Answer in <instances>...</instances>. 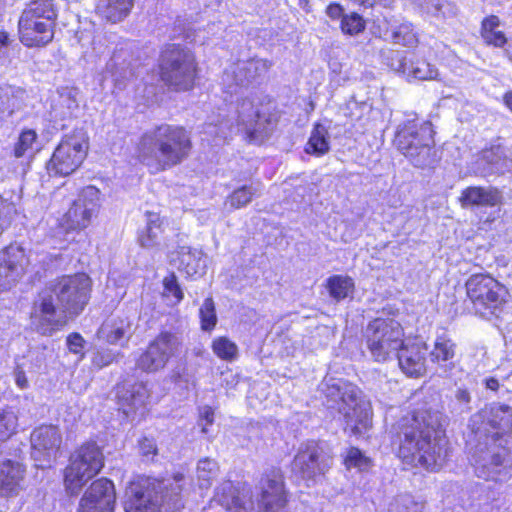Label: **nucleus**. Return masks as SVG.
<instances>
[{"mask_svg": "<svg viewBox=\"0 0 512 512\" xmlns=\"http://www.w3.org/2000/svg\"><path fill=\"white\" fill-rule=\"evenodd\" d=\"M481 159L489 165L491 172L503 174L512 170V159L507 156L504 148L499 145L483 150Z\"/></svg>", "mask_w": 512, "mask_h": 512, "instance_id": "obj_33", "label": "nucleus"}, {"mask_svg": "<svg viewBox=\"0 0 512 512\" xmlns=\"http://www.w3.org/2000/svg\"><path fill=\"white\" fill-rule=\"evenodd\" d=\"M432 134L430 122L408 120L399 126L394 142L415 167H432L438 161Z\"/></svg>", "mask_w": 512, "mask_h": 512, "instance_id": "obj_8", "label": "nucleus"}, {"mask_svg": "<svg viewBox=\"0 0 512 512\" xmlns=\"http://www.w3.org/2000/svg\"><path fill=\"white\" fill-rule=\"evenodd\" d=\"M111 62H112V63H111L110 65H114V64H115V57H113V58L111 59Z\"/></svg>", "mask_w": 512, "mask_h": 512, "instance_id": "obj_62", "label": "nucleus"}, {"mask_svg": "<svg viewBox=\"0 0 512 512\" xmlns=\"http://www.w3.org/2000/svg\"><path fill=\"white\" fill-rule=\"evenodd\" d=\"M211 348L213 353L221 360L233 361L238 355L236 343L225 336L216 337L212 341Z\"/></svg>", "mask_w": 512, "mask_h": 512, "instance_id": "obj_37", "label": "nucleus"}, {"mask_svg": "<svg viewBox=\"0 0 512 512\" xmlns=\"http://www.w3.org/2000/svg\"><path fill=\"white\" fill-rule=\"evenodd\" d=\"M470 448V462L478 478L506 482L512 476V439L506 442L476 439Z\"/></svg>", "mask_w": 512, "mask_h": 512, "instance_id": "obj_7", "label": "nucleus"}, {"mask_svg": "<svg viewBox=\"0 0 512 512\" xmlns=\"http://www.w3.org/2000/svg\"><path fill=\"white\" fill-rule=\"evenodd\" d=\"M424 12L433 16L445 15L450 6L447 0H412Z\"/></svg>", "mask_w": 512, "mask_h": 512, "instance_id": "obj_47", "label": "nucleus"}, {"mask_svg": "<svg viewBox=\"0 0 512 512\" xmlns=\"http://www.w3.org/2000/svg\"><path fill=\"white\" fill-rule=\"evenodd\" d=\"M149 389L143 382L123 383L117 387L119 409L127 418L135 419L136 414L142 416L145 411Z\"/></svg>", "mask_w": 512, "mask_h": 512, "instance_id": "obj_24", "label": "nucleus"}, {"mask_svg": "<svg viewBox=\"0 0 512 512\" xmlns=\"http://www.w3.org/2000/svg\"><path fill=\"white\" fill-rule=\"evenodd\" d=\"M485 385H486V388H488V389H490L492 391H497L498 388H499V382L494 377L487 378L485 380Z\"/></svg>", "mask_w": 512, "mask_h": 512, "instance_id": "obj_58", "label": "nucleus"}, {"mask_svg": "<svg viewBox=\"0 0 512 512\" xmlns=\"http://www.w3.org/2000/svg\"><path fill=\"white\" fill-rule=\"evenodd\" d=\"M88 144L82 131L66 135L53 152L47 170L50 175L68 176L83 162L87 155Z\"/></svg>", "mask_w": 512, "mask_h": 512, "instance_id": "obj_15", "label": "nucleus"}, {"mask_svg": "<svg viewBox=\"0 0 512 512\" xmlns=\"http://www.w3.org/2000/svg\"><path fill=\"white\" fill-rule=\"evenodd\" d=\"M332 459L318 443L309 441L302 444L294 457L293 471L304 480H316L331 467Z\"/></svg>", "mask_w": 512, "mask_h": 512, "instance_id": "obj_18", "label": "nucleus"}, {"mask_svg": "<svg viewBox=\"0 0 512 512\" xmlns=\"http://www.w3.org/2000/svg\"><path fill=\"white\" fill-rule=\"evenodd\" d=\"M133 5L134 0H99L98 9L108 21L117 23L129 15Z\"/></svg>", "mask_w": 512, "mask_h": 512, "instance_id": "obj_32", "label": "nucleus"}, {"mask_svg": "<svg viewBox=\"0 0 512 512\" xmlns=\"http://www.w3.org/2000/svg\"><path fill=\"white\" fill-rule=\"evenodd\" d=\"M308 154L322 156L329 151L328 131L322 124H316L306 144Z\"/></svg>", "mask_w": 512, "mask_h": 512, "instance_id": "obj_36", "label": "nucleus"}, {"mask_svg": "<svg viewBox=\"0 0 512 512\" xmlns=\"http://www.w3.org/2000/svg\"><path fill=\"white\" fill-rule=\"evenodd\" d=\"M504 103L512 111V91L504 95Z\"/></svg>", "mask_w": 512, "mask_h": 512, "instance_id": "obj_59", "label": "nucleus"}, {"mask_svg": "<svg viewBox=\"0 0 512 512\" xmlns=\"http://www.w3.org/2000/svg\"><path fill=\"white\" fill-rule=\"evenodd\" d=\"M24 469L19 462L10 459L0 462V496L14 497L21 490Z\"/></svg>", "mask_w": 512, "mask_h": 512, "instance_id": "obj_28", "label": "nucleus"}, {"mask_svg": "<svg viewBox=\"0 0 512 512\" xmlns=\"http://www.w3.org/2000/svg\"><path fill=\"white\" fill-rule=\"evenodd\" d=\"M57 12L52 0H34L19 19L21 42L27 47L43 46L52 41Z\"/></svg>", "mask_w": 512, "mask_h": 512, "instance_id": "obj_9", "label": "nucleus"}, {"mask_svg": "<svg viewBox=\"0 0 512 512\" xmlns=\"http://www.w3.org/2000/svg\"><path fill=\"white\" fill-rule=\"evenodd\" d=\"M354 286L353 279L348 276L333 275L327 280V289L329 294L336 301L352 297L354 293Z\"/></svg>", "mask_w": 512, "mask_h": 512, "instance_id": "obj_35", "label": "nucleus"}, {"mask_svg": "<svg viewBox=\"0 0 512 512\" xmlns=\"http://www.w3.org/2000/svg\"><path fill=\"white\" fill-rule=\"evenodd\" d=\"M456 344L445 334L437 336L430 353L431 361L436 363L445 374L454 368L453 358Z\"/></svg>", "mask_w": 512, "mask_h": 512, "instance_id": "obj_31", "label": "nucleus"}, {"mask_svg": "<svg viewBox=\"0 0 512 512\" xmlns=\"http://www.w3.org/2000/svg\"><path fill=\"white\" fill-rule=\"evenodd\" d=\"M471 395L467 389L458 388L455 391L453 409L458 413L466 412L470 409Z\"/></svg>", "mask_w": 512, "mask_h": 512, "instance_id": "obj_49", "label": "nucleus"}, {"mask_svg": "<svg viewBox=\"0 0 512 512\" xmlns=\"http://www.w3.org/2000/svg\"><path fill=\"white\" fill-rule=\"evenodd\" d=\"M499 26V18L497 16H490L485 18L482 22L481 34H487L491 31H496Z\"/></svg>", "mask_w": 512, "mask_h": 512, "instance_id": "obj_56", "label": "nucleus"}, {"mask_svg": "<svg viewBox=\"0 0 512 512\" xmlns=\"http://www.w3.org/2000/svg\"><path fill=\"white\" fill-rule=\"evenodd\" d=\"M466 293L476 314L484 318L499 316L508 291L488 274H474L466 281Z\"/></svg>", "mask_w": 512, "mask_h": 512, "instance_id": "obj_12", "label": "nucleus"}, {"mask_svg": "<svg viewBox=\"0 0 512 512\" xmlns=\"http://www.w3.org/2000/svg\"><path fill=\"white\" fill-rule=\"evenodd\" d=\"M37 139V134L34 130H25L23 131L19 138L17 143L14 147V156L16 158L23 157L26 152L32 148L33 143Z\"/></svg>", "mask_w": 512, "mask_h": 512, "instance_id": "obj_48", "label": "nucleus"}, {"mask_svg": "<svg viewBox=\"0 0 512 512\" xmlns=\"http://www.w3.org/2000/svg\"><path fill=\"white\" fill-rule=\"evenodd\" d=\"M132 334V321L128 317L111 318L98 330V338L110 344L127 341Z\"/></svg>", "mask_w": 512, "mask_h": 512, "instance_id": "obj_30", "label": "nucleus"}, {"mask_svg": "<svg viewBox=\"0 0 512 512\" xmlns=\"http://www.w3.org/2000/svg\"><path fill=\"white\" fill-rule=\"evenodd\" d=\"M30 441L31 456L36 466L45 468L57 457L62 437L58 427L43 425L33 430Z\"/></svg>", "mask_w": 512, "mask_h": 512, "instance_id": "obj_20", "label": "nucleus"}, {"mask_svg": "<svg viewBox=\"0 0 512 512\" xmlns=\"http://www.w3.org/2000/svg\"><path fill=\"white\" fill-rule=\"evenodd\" d=\"M61 105L65 106L67 111H64L63 117H71L74 112L78 109V101L75 98V95L72 94L71 91L67 93H63L60 96Z\"/></svg>", "mask_w": 512, "mask_h": 512, "instance_id": "obj_52", "label": "nucleus"}, {"mask_svg": "<svg viewBox=\"0 0 512 512\" xmlns=\"http://www.w3.org/2000/svg\"><path fill=\"white\" fill-rule=\"evenodd\" d=\"M103 466L104 455L101 448L93 441L83 443L71 454L65 469L64 482L67 491L72 495L78 494Z\"/></svg>", "mask_w": 512, "mask_h": 512, "instance_id": "obj_11", "label": "nucleus"}, {"mask_svg": "<svg viewBox=\"0 0 512 512\" xmlns=\"http://www.w3.org/2000/svg\"><path fill=\"white\" fill-rule=\"evenodd\" d=\"M30 255L18 245H10L0 252V292L11 289L26 273Z\"/></svg>", "mask_w": 512, "mask_h": 512, "instance_id": "obj_21", "label": "nucleus"}, {"mask_svg": "<svg viewBox=\"0 0 512 512\" xmlns=\"http://www.w3.org/2000/svg\"><path fill=\"white\" fill-rule=\"evenodd\" d=\"M207 129H208L207 133H209V134H213V133H215L217 136H220L219 132H218V131H216V127H215V126H213V125L209 124V125L207 126ZM221 137H225V136H224V133H222V134H221Z\"/></svg>", "mask_w": 512, "mask_h": 512, "instance_id": "obj_60", "label": "nucleus"}, {"mask_svg": "<svg viewBox=\"0 0 512 512\" xmlns=\"http://www.w3.org/2000/svg\"><path fill=\"white\" fill-rule=\"evenodd\" d=\"M186 480L177 473L173 478L156 480L140 478L132 481L126 489L125 512H159L160 507L166 511L179 510L184 506L183 491Z\"/></svg>", "mask_w": 512, "mask_h": 512, "instance_id": "obj_5", "label": "nucleus"}, {"mask_svg": "<svg viewBox=\"0 0 512 512\" xmlns=\"http://www.w3.org/2000/svg\"><path fill=\"white\" fill-rule=\"evenodd\" d=\"M255 191L252 186H243L235 190L226 200L225 205H230L231 208H240L248 204Z\"/></svg>", "mask_w": 512, "mask_h": 512, "instance_id": "obj_46", "label": "nucleus"}, {"mask_svg": "<svg viewBox=\"0 0 512 512\" xmlns=\"http://www.w3.org/2000/svg\"><path fill=\"white\" fill-rule=\"evenodd\" d=\"M15 376V383L20 389H26L29 386L28 379L26 377L25 372L17 367V369L14 372Z\"/></svg>", "mask_w": 512, "mask_h": 512, "instance_id": "obj_57", "label": "nucleus"}, {"mask_svg": "<svg viewBox=\"0 0 512 512\" xmlns=\"http://www.w3.org/2000/svg\"><path fill=\"white\" fill-rule=\"evenodd\" d=\"M470 428L476 439L506 442L512 439V408L492 403L472 416Z\"/></svg>", "mask_w": 512, "mask_h": 512, "instance_id": "obj_13", "label": "nucleus"}, {"mask_svg": "<svg viewBox=\"0 0 512 512\" xmlns=\"http://www.w3.org/2000/svg\"><path fill=\"white\" fill-rule=\"evenodd\" d=\"M482 37L488 45H493L495 47H503L507 42V38L504 33L499 30L491 31L482 35Z\"/></svg>", "mask_w": 512, "mask_h": 512, "instance_id": "obj_53", "label": "nucleus"}, {"mask_svg": "<svg viewBox=\"0 0 512 512\" xmlns=\"http://www.w3.org/2000/svg\"><path fill=\"white\" fill-rule=\"evenodd\" d=\"M85 340L78 333H72L67 337V346L70 352L80 354L83 351Z\"/></svg>", "mask_w": 512, "mask_h": 512, "instance_id": "obj_54", "label": "nucleus"}, {"mask_svg": "<svg viewBox=\"0 0 512 512\" xmlns=\"http://www.w3.org/2000/svg\"><path fill=\"white\" fill-rule=\"evenodd\" d=\"M159 69L161 80L175 91H188L194 86L197 64L187 48L167 45L160 55Z\"/></svg>", "mask_w": 512, "mask_h": 512, "instance_id": "obj_10", "label": "nucleus"}, {"mask_svg": "<svg viewBox=\"0 0 512 512\" xmlns=\"http://www.w3.org/2000/svg\"><path fill=\"white\" fill-rule=\"evenodd\" d=\"M100 191L94 186L85 187L65 214L68 224L90 222L99 211Z\"/></svg>", "mask_w": 512, "mask_h": 512, "instance_id": "obj_25", "label": "nucleus"}, {"mask_svg": "<svg viewBox=\"0 0 512 512\" xmlns=\"http://www.w3.org/2000/svg\"><path fill=\"white\" fill-rule=\"evenodd\" d=\"M215 412L210 406H203L199 410V421L198 424L201 426L203 433H208V427L214 423Z\"/></svg>", "mask_w": 512, "mask_h": 512, "instance_id": "obj_50", "label": "nucleus"}, {"mask_svg": "<svg viewBox=\"0 0 512 512\" xmlns=\"http://www.w3.org/2000/svg\"><path fill=\"white\" fill-rule=\"evenodd\" d=\"M162 226H142L138 230V242L142 247L151 248L160 244Z\"/></svg>", "mask_w": 512, "mask_h": 512, "instance_id": "obj_43", "label": "nucleus"}, {"mask_svg": "<svg viewBox=\"0 0 512 512\" xmlns=\"http://www.w3.org/2000/svg\"><path fill=\"white\" fill-rule=\"evenodd\" d=\"M218 471L217 463L210 458L201 459L197 465V478L200 489H207L211 486L212 480Z\"/></svg>", "mask_w": 512, "mask_h": 512, "instance_id": "obj_38", "label": "nucleus"}, {"mask_svg": "<svg viewBox=\"0 0 512 512\" xmlns=\"http://www.w3.org/2000/svg\"><path fill=\"white\" fill-rule=\"evenodd\" d=\"M190 148L191 141L184 128L162 124L141 136L137 157L155 174L181 163L187 158Z\"/></svg>", "mask_w": 512, "mask_h": 512, "instance_id": "obj_4", "label": "nucleus"}, {"mask_svg": "<svg viewBox=\"0 0 512 512\" xmlns=\"http://www.w3.org/2000/svg\"><path fill=\"white\" fill-rule=\"evenodd\" d=\"M237 125L250 141L261 143L273 130L271 115L263 111L252 98H243L237 104Z\"/></svg>", "mask_w": 512, "mask_h": 512, "instance_id": "obj_16", "label": "nucleus"}, {"mask_svg": "<svg viewBox=\"0 0 512 512\" xmlns=\"http://www.w3.org/2000/svg\"><path fill=\"white\" fill-rule=\"evenodd\" d=\"M443 422L442 413L426 404L403 416L395 426L399 458L407 465L440 469L448 456Z\"/></svg>", "mask_w": 512, "mask_h": 512, "instance_id": "obj_1", "label": "nucleus"}, {"mask_svg": "<svg viewBox=\"0 0 512 512\" xmlns=\"http://www.w3.org/2000/svg\"><path fill=\"white\" fill-rule=\"evenodd\" d=\"M427 348L422 342L407 343L400 347L398 356L399 366L410 377H419L425 372Z\"/></svg>", "mask_w": 512, "mask_h": 512, "instance_id": "obj_26", "label": "nucleus"}, {"mask_svg": "<svg viewBox=\"0 0 512 512\" xmlns=\"http://www.w3.org/2000/svg\"><path fill=\"white\" fill-rule=\"evenodd\" d=\"M171 261L188 277L202 276L207 267V256L201 250L186 246L180 247Z\"/></svg>", "mask_w": 512, "mask_h": 512, "instance_id": "obj_27", "label": "nucleus"}, {"mask_svg": "<svg viewBox=\"0 0 512 512\" xmlns=\"http://www.w3.org/2000/svg\"><path fill=\"white\" fill-rule=\"evenodd\" d=\"M139 450L141 455L147 461L152 460L157 454V447L154 440L147 437H144L139 441Z\"/></svg>", "mask_w": 512, "mask_h": 512, "instance_id": "obj_51", "label": "nucleus"}, {"mask_svg": "<svg viewBox=\"0 0 512 512\" xmlns=\"http://www.w3.org/2000/svg\"><path fill=\"white\" fill-rule=\"evenodd\" d=\"M460 201L463 207H500L503 204V195L495 187H468L463 190Z\"/></svg>", "mask_w": 512, "mask_h": 512, "instance_id": "obj_29", "label": "nucleus"}, {"mask_svg": "<svg viewBox=\"0 0 512 512\" xmlns=\"http://www.w3.org/2000/svg\"><path fill=\"white\" fill-rule=\"evenodd\" d=\"M201 329L203 331H212L217 324V315L215 304L212 298H206L199 309Z\"/></svg>", "mask_w": 512, "mask_h": 512, "instance_id": "obj_40", "label": "nucleus"}, {"mask_svg": "<svg viewBox=\"0 0 512 512\" xmlns=\"http://www.w3.org/2000/svg\"><path fill=\"white\" fill-rule=\"evenodd\" d=\"M340 28L344 34L355 36L364 31L365 21L358 13L351 12L342 17Z\"/></svg>", "mask_w": 512, "mask_h": 512, "instance_id": "obj_44", "label": "nucleus"}, {"mask_svg": "<svg viewBox=\"0 0 512 512\" xmlns=\"http://www.w3.org/2000/svg\"><path fill=\"white\" fill-rule=\"evenodd\" d=\"M287 501L282 474L273 469L261 477L255 492L245 485L223 483L211 503L228 512H281Z\"/></svg>", "mask_w": 512, "mask_h": 512, "instance_id": "obj_3", "label": "nucleus"}, {"mask_svg": "<svg viewBox=\"0 0 512 512\" xmlns=\"http://www.w3.org/2000/svg\"><path fill=\"white\" fill-rule=\"evenodd\" d=\"M23 91L11 85L0 86V122L8 119L18 108Z\"/></svg>", "mask_w": 512, "mask_h": 512, "instance_id": "obj_34", "label": "nucleus"}, {"mask_svg": "<svg viewBox=\"0 0 512 512\" xmlns=\"http://www.w3.org/2000/svg\"><path fill=\"white\" fill-rule=\"evenodd\" d=\"M272 67V62L262 58L238 61L225 70L222 81L232 93L233 85L247 87L259 83Z\"/></svg>", "mask_w": 512, "mask_h": 512, "instance_id": "obj_19", "label": "nucleus"}, {"mask_svg": "<svg viewBox=\"0 0 512 512\" xmlns=\"http://www.w3.org/2000/svg\"><path fill=\"white\" fill-rule=\"evenodd\" d=\"M326 14L332 20L340 19L341 21H342V17H344L346 15V14H344L343 7L337 3H331L326 8Z\"/></svg>", "mask_w": 512, "mask_h": 512, "instance_id": "obj_55", "label": "nucleus"}, {"mask_svg": "<svg viewBox=\"0 0 512 512\" xmlns=\"http://www.w3.org/2000/svg\"><path fill=\"white\" fill-rule=\"evenodd\" d=\"M505 55L512 62V47L511 46H509L507 49H505Z\"/></svg>", "mask_w": 512, "mask_h": 512, "instance_id": "obj_61", "label": "nucleus"}, {"mask_svg": "<svg viewBox=\"0 0 512 512\" xmlns=\"http://www.w3.org/2000/svg\"><path fill=\"white\" fill-rule=\"evenodd\" d=\"M18 427V416L13 408L0 411V441L9 439Z\"/></svg>", "mask_w": 512, "mask_h": 512, "instance_id": "obj_39", "label": "nucleus"}, {"mask_svg": "<svg viewBox=\"0 0 512 512\" xmlns=\"http://www.w3.org/2000/svg\"><path fill=\"white\" fill-rule=\"evenodd\" d=\"M383 61L393 71L403 74L407 80H435L438 70L425 60L411 58L409 60L399 51H383Z\"/></svg>", "mask_w": 512, "mask_h": 512, "instance_id": "obj_22", "label": "nucleus"}, {"mask_svg": "<svg viewBox=\"0 0 512 512\" xmlns=\"http://www.w3.org/2000/svg\"><path fill=\"white\" fill-rule=\"evenodd\" d=\"M390 39L396 43L406 47H412L418 42L417 36L413 31L412 25L403 23L396 27L390 35Z\"/></svg>", "mask_w": 512, "mask_h": 512, "instance_id": "obj_42", "label": "nucleus"}, {"mask_svg": "<svg viewBox=\"0 0 512 512\" xmlns=\"http://www.w3.org/2000/svg\"><path fill=\"white\" fill-rule=\"evenodd\" d=\"M403 336L400 323L391 318H376L365 331L367 348L377 362H385L396 355L403 345Z\"/></svg>", "mask_w": 512, "mask_h": 512, "instance_id": "obj_14", "label": "nucleus"}, {"mask_svg": "<svg viewBox=\"0 0 512 512\" xmlns=\"http://www.w3.org/2000/svg\"><path fill=\"white\" fill-rule=\"evenodd\" d=\"M181 347L182 340L177 334L161 332L138 358L137 366L147 372L158 371L180 353Z\"/></svg>", "mask_w": 512, "mask_h": 512, "instance_id": "obj_17", "label": "nucleus"}, {"mask_svg": "<svg viewBox=\"0 0 512 512\" xmlns=\"http://www.w3.org/2000/svg\"><path fill=\"white\" fill-rule=\"evenodd\" d=\"M91 279L84 273L63 276L39 294L32 321L38 332L49 335L66 322V314H79L90 298Z\"/></svg>", "mask_w": 512, "mask_h": 512, "instance_id": "obj_2", "label": "nucleus"}, {"mask_svg": "<svg viewBox=\"0 0 512 512\" xmlns=\"http://www.w3.org/2000/svg\"><path fill=\"white\" fill-rule=\"evenodd\" d=\"M328 408L337 409L343 416L345 431L359 436L371 425V408L362 392L342 379L325 378L319 386Z\"/></svg>", "mask_w": 512, "mask_h": 512, "instance_id": "obj_6", "label": "nucleus"}, {"mask_svg": "<svg viewBox=\"0 0 512 512\" xmlns=\"http://www.w3.org/2000/svg\"><path fill=\"white\" fill-rule=\"evenodd\" d=\"M344 464L347 469L355 468L358 471H366L372 466V460L356 447L348 449Z\"/></svg>", "mask_w": 512, "mask_h": 512, "instance_id": "obj_41", "label": "nucleus"}, {"mask_svg": "<svg viewBox=\"0 0 512 512\" xmlns=\"http://www.w3.org/2000/svg\"><path fill=\"white\" fill-rule=\"evenodd\" d=\"M114 484L107 478L94 481L80 500L78 512H114Z\"/></svg>", "mask_w": 512, "mask_h": 512, "instance_id": "obj_23", "label": "nucleus"}, {"mask_svg": "<svg viewBox=\"0 0 512 512\" xmlns=\"http://www.w3.org/2000/svg\"><path fill=\"white\" fill-rule=\"evenodd\" d=\"M163 287V295L167 298L172 297L173 305H177L183 300L184 294L174 273L169 274L163 279Z\"/></svg>", "mask_w": 512, "mask_h": 512, "instance_id": "obj_45", "label": "nucleus"}]
</instances>
